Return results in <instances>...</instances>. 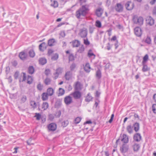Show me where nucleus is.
Masks as SVG:
<instances>
[{
  "instance_id": "0e129e2a",
  "label": "nucleus",
  "mask_w": 156,
  "mask_h": 156,
  "mask_svg": "<svg viewBox=\"0 0 156 156\" xmlns=\"http://www.w3.org/2000/svg\"><path fill=\"white\" fill-rule=\"evenodd\" d=\"M53 52V51L52 49H50L48 50V55H51L52 53Z\"/></svg>"
},
{
  "instance_id": "5701e85b",
  "label": "nucleus",
  "mask_w": 156,
  "mask_h": 156,
  "mask_svg": "<svg viewBox=\"0 0 156 156\" xmlns=\"http://www.w3.org/2000/svg\"><path fill=\"white\" fill-rule=\"evenodd\" d=\"M49 95L46 93H43L41 95L42 99L43 101H46L48 98Z\"/></svg>"
},
{
  "instance_id": "473e14b6",
  "label": "nucleus",
  "mask_w": 156,
  "mask_h": 156,
  "mask_svg": "<svg viewBox=\"0 0 156 156\" xmlns=\"http://www.w3.org/2000/svg\"><path fill=\"white\" fill-rule=\"evenodd\" d=\"M33 80L32 77L30 76H28L27 78V83L29 84H30L32 83Z\"/></svg>"
},
{
  "instance_id": "3c124183",
  "label": "nucleus",
  "mask_w": 156,
  "mask_h": 156,
  "mask_svg": "<svg viewBox=\"0 0 156 156\" xmlns=\"http://www.w3.org/2000/svg\"><path fill=\"white\" fill-rule=\"evenodd\" d=\"M145 42L148 44H150L151 42V38L149 37H147L146 39Z\"/></svg>"
},
{
  "instance_id": "9d476101",
  "label": "nucleus",
  "mask_w": 156,
  "mask_h": 156,
  "mask_svg": "<svg viewBox=\"0 0 156 156\" xmlns=\"http://www.w3.org/2000/svg\"><path fill=\"white\" fill-rule=\"evenodd\" d=\"M123 9V6L120 3H117L115 7V9L118 12H121L122 11Z\"/></svg>"
},
{
  "instance_id": "9b49d317",
  "label": "nucleus",
  "mask_w": 156,
  "mask_h": 156,
  "mask_svg": "<svg viewBox=\"0 0 156 156\" xmlns=\"http://www.w3.org/2000/svg\"><path fill=\"white\" fill-rule=\"evenodd\" d=\"M72 77V74L71 72L68 71L66 72L65 77L66 80H71Z\"/></svg>"
},
{
  "instance_id": "37998d69",
  "label": "nucleus",
  "mask_w": 156,
  "mask_h": 156,
  "mask_svg": "<svg viewBox=\"0 0 156 156\" xmlns=\"http://www.w3.org/2000/svg\"><path fill=\"white\" fill-rule=\"evenodd\" d=\"M51 80L49 78H47L44 81V83L46 85H48L50 84Z\"/></svg>"
},
{
  "instance_id": "c03bdc74",
  "label": "nucleus",
  "mask_w": 156,
  "mask_h": 156,
  "mask_svg": "<svg viewBox=\"0 0 156 156\" xmlns=\"http://www.w3.org/2000/svg\"><path fill=\"white\" fill-rule=\"evenodd\" d=\"M152 110L153 112L156 114V104H154L152 106Z\"/></svg>"
},
{
  "instance_id": "4c0bfd02",
  "label": "nucleus",
  "mask_w": 156,
  "mask_h": 156,
  "mask_svg": "<svg viewBox=\"0 0 156 156\" xmlns=\"http://www.w3.org/2000/svg\"><path fill=\"white\" fill-rule=\"evenodd\" d=\"M30 105L32 108H36V104L35 102L33 101H31L30 102Z\"/></svg>"
},
{
  "instance_id": "09e8293b",
  "label": "nucleus",
  "mask_w": 156,
  "mask_h": 156,
  "mask_svg": "<svg viewBox=\"0 0 156 156\" xmlns=\"http://www.w3.org/2000/svg\"><path fill=\"white\" fill-rule=\"evenodd\" d=\"M43 87V85L40 83H39L37 85V88L38 90H41Z\"/></svg>"
},
{
  "instance_id": "69168bd1",
  "label": "nucleus",
  "mask_w": 156,
  "mask_h": 156,
  "mask_svg": "<svg viewBox=\"0 0 156 156\" xmlns=\"http://www.w3.org/2000/svg\"><path fill=\"white\" fill-rule=\"evenodd\" d=\"M67 89L68 90H71L72 89V87L70 85H69L68 86Z\"/></svg>"
},
{
  "instance_id": "6e6552de",
  "label": "nucleus",
  "mask_w": 156,
  "mask_h": 156,
  "mask_svg": "<svg viewBox=\"0 0 156 156\" xmlns=\"http://www.w3.org/2000/svg\"><path fill=\"white\" fill-rule=\"evenodd\" d=\"M71 95H72L73 98L76 99L80 98L81 97V94L79 91H75L72 93Z\"/></svg>"
},
{
  "instance_id": "72a5a7b5",
  "label": "nucleus",
  "mask_w": 156,
  "mask_h": 156,
  "mask_svg": "<svg viewBox=\"0 0 156 156\" xmlns=\"http://www.w3.org/2000/svg\"><path fill=\"white\" fill-rule=\"evenodd\" d=\"M51 6L54 8L57 7L58 6V2L55 1H54L52 2L51 5Z\"/></svg>"
},
{
  "instance_id": "774afa93",
  "label": "nucleus",
  "mask_w": 156,
  "mask_h": 156,
  "mask_svg": "<svg viewBox=\"0 0 156 156\" xmlns=\"http://www.w3.org/2000/svg\"><path fill=\"white\" fill-rule=\"evenodd\" d=\"M12 65L14 66H16L17 65V63L16 61H14L12 62Z\"/></svg>"
},
{
  "instance_id": "412c9836",
  "label": "nucleus",
  "mask_w": 156,
  "mask_h": 156,
  "mask_svg": "<svg viewBox=\"0 0 156 156\" xmlns=\"http://www.w3.org/2000/svg\"><path fill=\"white\" fill-rule=\"evenodd\" d=\"M55 41L54 39L52 38L48 40V44L49 46H51L54 45Z\"/></svg>"
},
{
  "instance_id": "5fc2aeb1",
  "label": "nucleus",
  "mask_w": 156,
  "mask_h": 156,
  "mask_svg": "<svg viewBox=\"0 0 156 156\" xmlns=\"http://www.w3.org/2000/svg\"><path fill=\"white\" fill-rule=\"evenodd\" d=\"M75 67L76 64L75 63H73L70 66V69L71 71H73Z\"/></svg>"
},
{
  "instance_id": "dca6fc26",
  "label": "nucleus",
  "mask_w": 156,
  "mask_h": 156,
  "mask_svg": "<svg viewBox=\"0 0 156 156\" xmlns=\"http://www.w3.org/2000/svg\"><path fill=\"white\" fill-rule=\"evenodd\" d=\"M144 20L143 18L141 16L137 18V25L141 26L144 23Z\"/></svg>"
},
{
  "instance_id": "0eeeda50",
  "label": "nucleus",
  "mask_w": 156,
  "mask_h": 156,
  "mask_svg": "<svg viewBox=\"0 0 156 156\" xmlns=\"http://www.w3.org/2000/svg\"><path fill=\"white\" fill-rule=\"evenodd\" d=\"M146 23L150 26L153 25L154 23V20L151 16L147 17L146 20Z\"/></svg>"
},
{
  "instance_id": "79ce46f5",
  "label": "nucleus",
  "mask_w": 156,
  "mask_h": 156,
  "mask_svg": "<svg viewBox=\"0 0 156 156\" xmlns=\"http://www.w3.org/2000/svg\"><path fill=\"white\" fill-rule=\"evenodd\" d=\"M96 77L98 78L99 79L101 76V72L99 70L97 71L96 73Z\"/></svg>"
},
{
  "instance_id": "4d7b16f0",
  "label": "nucleus",
  "mask_w": 156,
  "mask_h": 156,
  "mask_svg": "<svg viewBox=\"0 0 156 156\" xmlns=\"http://www.w3.org/2000/svg\"><path fill=\"white\" fill-rule=\"evenodd\" d=\"M90 42L88 41V39H84V44L86 45H88L90 44Z\"/></svg>"
},
{
  "instance_id": "052dcab7",
  "label": "nucleus",
  "mask_w": 156,
  "mask_h": 156,
  "mask_svg": "<svg viewBox=\"0 0 156 156\" xmlns=\"http://www.w3.org/2000/svg\"><path fill=\"white\" fill-rule=\"evenodd\" d=\"M59 75V74L58 73L56 72H55V73L54 74V75L55 76L54 79H57L58 78V77Z\"/></svg>"
},
{
  "instance_id": "a211bd4d",
  "label": "nucleus",
  "mask_w": 156,
  "mask_h": 156,
  "mask_svg": "<svg viewBox=\"0 0 156 156\" xmlns=\"http://www.w3.org/2000/svg\"><path fill=\"white\" fill-rule=\"evenodd\" d=\"M88 56L89 58L92 59H94L95 57V55L94 54L91 50H89L88 53Z\"/></svg>"
},
{
  "instance_id": "cd10ccee",
  "label": "nucleus",
  "mask_w": 156,
  "mask_h": 156,
  "mask_svg": "<svg viewBox=\"0 0 156 156\" xmlns=\"http://www.w3.org/2000/svg\"><path fill=\"white\" fill-rule=\"evenodd\" d=\"M48 107V103L46 102H44L42 105V108L44 110L47 109Z\"/></svg>"
},
{
  "instance_id": "2eb2a0df",
  "label": "nucleus",
  "mask_w": 156,
  "mask_h": 156,
  "mask_svg": "<svg viewBox=\"0 0 156 156\" xmlns=\"http://www.w3.org/2000/svg\"><path fill=\"white\" fill-rule=\"evenodd\" d=\"M121 140L124 143H127L129 141V139L127 135L123 134L121 137Z\"/></svg>"
},
{
  "instance_id": "e2e57ef3",
  "label": "nucleus",
  "mask_w": 156,
  "mask_h": 156,
  "mask_svg": "<svg viewBox=\"0 0 156 156\" xmlns=\"http://www.w3.org/2000/svg\"><path fill=\"white\" fill-rule=\"evenodd\" d=\"M60 36L62 37H64L65 36V33L64 31H61L60 33Z\"/></svg>"
},
{
  "instance_id": "a878e982",
  "label": "nucleus",
  "mask_w": 156,
  "mask_h": 156,
  "mask_svg": "<svg viewBox=\"0 0 156 156\" xmlns=\"http://www.w3.org/2000/svg\"><path fill=\"white\" fill-rule=\"evenodd\" d=\"M65 91L62 88H59L58 90V96L63 95L65 93Z\"/></svg>"
},
{
  "instance_id": "c9c22d12",
  "label": "nucleus",
  "mask_w": 156,
  "mask_h": 156,
  "mask_svg": "<svg viewBox=\"0 0 156 156\" xmlns=\"http://www.w3.org/2000/svg\"><path fill=\"white\" fill-rule=\"evenodd\" d=\"M148 59V56L147 54H146L143 58L142 64L146 63Z\"/></svg>"
},
{
  "instance_id": "ddd939ff",
  "label": "nucleus",
  "mask_w": 156,
  "mask_h": 156,
  "mask_svg": "<svg viewBox=\"0 0 156 156\" xmlns=\"http://www.w3.org/2000/svg\"><path fill=\"white\" fill-rule=\"evenodd\" d=\"M82 85L79 82H77L75 83L74 85V87L76 90H81L82 88Z\"/></svg>"
},
{
  "instance_id": "de8ad7c7",
  "label": "nucleus",
  "mask_w": 156,
  "mask_h": 156,
  "mask_svg": "<svg viewBox=\"0 0 156 156\" xmlns=\"http://www.w3.org/2000/svg\"><path fill=\"white\" fill-rule=\"evenodd\" d=\"M32 139L31 138H30L27 142L28 145H31L33 144V143L32 142Z\"/></svg>"
},
{
  "instance_id": "58836bf2",
  "label": "nucleus",
  "mask_w": 156,
  "mask_h": 156,
  "mask_svg": "<svg viewBox=\"0 0 156 156\" xmlns=\"http://www.w3.org/2000/svg\"><path fill=\"white\" fill-rule=\"evenodd\" d=\"M58 55L56 53L53 55L51 57V59L53 60H56L58 59Z\"/></svg>"
},
{
  "instance_id": "a18cd8bd",
  "label": "nucleus",
  "mask_w": 156,
  "mask_h": 156,
  "mask_svg": "<svg viewBox=\"0 0 156 156\" xmlns=\"http://www.w3.org/2000/svg\"><path fill=\"white\" fill-rule=\"evenodd\" d=\"M35 117H36L37 120H39L41 118V115L39 113H36Z\"/></svg>"
},
{
  "instance_id": "aec40b11",
  "label": "nucleus",
  "mask_w": 156,
  "mask_h": 156,
  "mask_svg": "<svg viewBox=\"0 0 156 156\" xmlns=\"http://www.w3.org/2000/svg\"><path fill=\"white\" fill-rule=\"evenodd\" d=\"M54 93V90L52 88H49L47 90V93L49 96L52 95Z\"/></svg>"
},
{
  "instance_id": "b1692460",
  "label": "nucleus",
  "mask_w": 156,
  "mask_h": 156,
  "mask_svg": "<svg viewBox=\"0 0 156 156\" xmlns=\"http://www.w3.org/2000/svg\"><path fill=\"white\" fill-rule=\"evenodd\" d=\"M84 69L86 72L88 73L90 71V67L89 63H87L84 67Z\"/></svg>"
},
{
  "instance_id": "1a4fd4ad",
  "label": "nucleus",
  "mask_w": 156,
  "mask_h": 156,
  "mask_svg": "<svg viewBox=\"0 0 156 156\" xmlns=\"http://www.w3.org/2000/svg\"><path fill=\"white\" fill-rule=\"evenodd\" d=\"M48 128L49 130L54 131L56 129L57 125L55 123H51L48 125Z\"/></svg>"
},
{
  "instance_id": "e433bc0d",
  "label": "nucleus",
  "mask_w": 156,
  "mask_h": 156,
  "mask_svg": "<svg viewBox=\"0 0 156 156\" xmlns=\"http://www.w3.org/2000/svg\"><path fill=\"white\" fill-rule=\"evenodd\" d=\"M69 123V121L67 120L63 121L62 123V126L63 127L66 126Z\"/></svg>"
},
{
  "instance_id": "4468645a",
  "label": "nucleus",
  "mask_w": 156,
  "mask_h": 156,
  "mask_svg": "<svg viewBox=\"0 0 156 156\" xmlns=\"http://www.w3.org/2000/svg\"><path fill=\"white\" fill-rule=\"evenodd\" d=\"M103 12V9L101 8H98L96 10V14L98 17H100Z\"/></svg>"
},
{
  "instance_id": "603ef678",
  "label": "nucleus",
  "mask_w": 156,
  "mask_h": 156,
  "mask_svg": "<svg viewBox=\"0 0 156 156\" xmlns=\"http://www.w3.org/2000/svg\"><path fill=\"white\" fill-rule=\"evenodd\" d=\"M142 137L140 134L137 133V142L140 141L141 140Z\"/></svg>"
},
{
  "instance_id": "bf43d9fd",
  "label": "nucleus",
  "mask_w": 156,
  "mask_h": 156,
  "mask_svg": "<svg viewBox=\"0 0 156 156\" xmlns=\"http://www.w3.org/2000/svg\"><path fill=\"white\" fill-rule=\"evenodd\" d=\"M19 75V73L18 72H15L14 74V77L15 79H17Z\"/></svg>"
},
{
  "instance_id": "423d86ee",
  "label": "nucleus",
  "mask_w": 156,
  "mask_h": 156,
  "mask_svg": "<svg viewBox=\"0 0 156 156\" xmlns=\"http://www.w3.org/2000/svg\"><path fill=\"white\" fill-rule=\"evenodd\" d=\"M128 146L126 144H123L120 148V151L122 153H125L126 152L128 149Z\"/></svg>"
},
{
  "instance_id": "ea45409f",
  "label": "nucleus",
  "mask_w": 156,
  "mask_h": 156,
  "mask_svg": "<svg viewBox=\"0 0 156 156\" xmlns=\"http://www.w3.org/2000/svg\"><path fill=\"white\" fill-rule=\"evenodd\" d=\"M95 26L98 28H100L101 26V24L100 21L97 20L95 22Z\"/></svg>"
},
{
  "instance_id": "f3484780",
  "label": "nucleus",
  "mask_w": 156,
  "mask_h": 156,
  "mask_svg": "<svg viewBox=\"0 0 156 156\" xmlns=\"http://www.w3.org/2000/svg\"><path fill=\"white\" fill-rule=\"evenodd\" d=\"M27 56V54L24 52H21L19 54V57L22 60L25 59L26 58Z\"/></svg>"
},
{
  "instance_id": "c756f323",
  "label": "nucleus",
  "mask_w": 156,
  "mask_h": 156,
  "mask_svg": "<svg viewBox=\"0 0 156 156\" xmlns=\"http://www.w3.org/2000/svg\"><path fill=\"white\" fill-rule=\"evenodd\" d=\"M34 71V68L33 66H30L28 68V71L29 73L32 74Z\"/></svg>"
},
{
  "instance_id": "6ab92c4d",
  "label": "nucleus",
  "mask_w": 156,
  "mask_h": 156,
  "mask_svg": "<svg viewBox=\"0 0 156 156\" xmlns=\"http://www.w3.org/2000/svg\"><path fill=\"white\" fill-rule=\"evenodd\" d=\"M72 45L73 47H78L80 44V42L77 40L73 41L72 42Z\"/></svg>"
},
{
  "instance_id": "393cba45",
  "label": "nucleus",
  "mask_w": 156,
  "mask_h": 156,
  "mask_svg": "<svg viewBox=\"0 0 156 156\" xmlns=\"http://www.w3.org/2000/svg\"><path fill=\"white\" fill-rule=\"evenodd\" d=\"M40 64L42 65L45 64L47 62V60L45 58H41L39 60Z\"/></svg>"
},
{
  "instance_id": "7ed1b4c3",
  "label": "nucleus",
  "mask_w": 156,
  "mask_h": 156,
  "mask_svg": "<svg viewBox=\"0 0 156 156\" xmlns=\"http://www.w3.org/2000/svg\"><path fill=\"white\" fill-rule=\"evenodd\" d=\"M136 133L133 136V140L131 144L134 151H136Z\"/></svg>"
},
{
  "instance_id": "f257e3e1",
  "label": "nucleus",
  "mask_w": 156,
  "mask_h": 156,
  "mask_svg": "<svg viewBox=\"0 0 156 156\" xmlns=\"http://www.w3.org/2000/svg\"><path fill=\"white\" fill-rule=\"evenodd\" d=\"M89 10L88 6L87 5H83L76 12V16L78 19L85 16Z\"/></svg>"
},
{
  "instance_id": "39448f33",
  "label": "nucleus",
  "mask_w": 156,
  "mask_h": 156,
  "mask_svg": "<svg viewBox=\"0 0 156 156\" xmlns=\"http://www.w3.org/2000/svg\"><path fill=\"white\" fill-rule=\"evenodd\" d=\"M125 6L127 9L129 10H132L134 6L133 3L131 2H128L125 5Z\"/></svg>"
},
{
  "instance_id": "c85d7f7f",
  "label": "nucleus",
  "mask_w": 156,
  "mask_h": 156,
  "mask_svg": "<svg viewBox=\"0 0 156 156\" xmlns=\"http://www.w3.org/2000/svg\"><path fill=\"white\" fill-rule=\"evenodd\" d=\"M137 36L140 37L142 33V30L140 27H137Z\"/></svg>"
},
{
  "instance_id": "bb28decb",
  "label": "nucleus",
  "mask_w": 156,
  "mask_h": 156,
  "mask_svg": "<svg viewBox=\"0 0 156 156\" xmlns=\"http://www.w3.org/2000/svg\"><path fill=\"white\" fill-rule=\"evenodd\" d=\"M46 44L44 42H43L39 46V49L41 51H43L44 48L45 47Z\"/></svg>"
},
{
  "instance_id": "4be33fe9",
  "label": "nucleus",
  "mask_w": 156,
  "mask_h": 156,
  "mask_svg": "<svg viewBox=\"0 0 156 156\" xmlns=\"http://www.w3.org/2000/svg\"><path fill=\"white\" fill-rule=\"evenodd\" d=\"M92 97L90 95V94L89 93L86 97L85 101L87 102H89L92 100Z\"/></svg>"
},
{
  "instance_id": "2f4dec72",
  "label": "nucleus",
  "mask_w": 156,
  "mask_h": 156,
  "mask_svg": "<svg viewBox=\"0 0 156 156\" xmlns=\"http://www.w3.org/2000/svg\"><path fill=\"white\" fill-rule=\"evenodd\" d=\"M29 55L32 58H33L34 57L35 55V53L34 52V51L31 49L30 50L29 52Z\"/></svg>"
},
{
  "instance_id": "a19ab883",
  "label": "nucleus",
  "mask_w": 156,
  "mask_h": 156,
  "mask_svg": "<svg viewBox=\"0 0 156 156\" xmlns=\"http://www.w3.org/2000/svg\"><path fill=\"white\" fill-rule=\"evenodd\" d=\"M81 119V118L80 117H77L74 120V122L75 124L79 123Z\"/></svg>"
},
{
  "instance_id": "7c9ffc66",
  "label": "nucleus",
  "mask_w": 156,
  "mask_h": 156,
  "mask_svg": "<svg viewBox=\"0 0 156 156\" xmlns=\"http://www.w3.org/2000/svg\"><path fill=\"white\" fill-rule=\"evenodd\" d=\"M143 67L142 68V70L143 72H146L148 71L149 68L147 67L146 63L143 64Z\"/></svg>"
},
{
  "instance_id": "864d4df0",
  "label": "nucleus",
  "mask_w": 156,
  "mask_h": 156,
  "mask_svg": "<svg viewBox=\"0 0 156 156\" xmlns=\"http://www.w3.org/2000/svg\"><path fill=\"white\" fill-rule=\"evenodd\" d=\"M62 68L59 67L56 70V72L58 73L59 74H60L61 73H62Z\"/></svg>"
},
{
  "instance_id": "13d9d810",
  "label": "nucleus",
  "mask_w": 156,
  "mask_h": 156,
  "mask_svg": "<svg viewBox=\"0 0 156 156\" xmlns=\"http://www.w3.org/2000/svg\"><path fill=\"white\" fill-rule=\"evenodd\" d=\"M54 116L52 114H51L49 115V119L50 120H52L54 119Z\"/></svg>"
},
{
  "instance_id": "6e6d98bb",
  "label": "nucleus",
  "mask_w": 156,
  "mask_h": 156,
  "mask_svg": "<svg viewBox=\"0 0 156 156\" xmlns=\"http://www.w3.org/2000/svg\"><path fill=\"white\" fill-rule=\"evenodd\" d=\"M61 115V112L60 111L56 112L55 116L56 117H59Z\"/></svg>"
},
{
  "instance_id": "20e7f679",
  "label": "nucleus",
  "mask_w": 156,
  "mask_h": 156,
  "mask_svg": "<svg viewBox=\"0 0 156 156\" xmlns=\"http://www.w3.org/2000/svg\"><path fill=\"white\" fill-rule=\"evenodd\" d=\"M136 123H135L133 125V126H128L127 127L126 129L128 132L129 133H133V128H134V129L135 131H136V127L135 125Z\"/></svg>"
},
{
  "instance_id": "f8f14e48",
  "label": "nucleus",
  "mask_w": 156,
  "mask_h": 156,
  "mask_svg": "<svg viewBox=\"0 0 156 156\" xmlns=\"http://www.w3.org/2000/svg\"><path fill=\"white\" fill-rule=\"evenodd\" d=\"M72 101V98L70 96H67L65 98L64 102L66 105L70 104Z\"/></svg>"
},
{
  "instance_id": "49530a36",
  "label": "nucleus",
  "mask_w": 156,
  "mask_h": 156,
  "mask_svg": "<svg viewBox=\"0 0 156 156\" xmlns=\"http://www.w3.org/2000/svg\"><path fill=\"white\" fill-rule=\"evenodd\" d=\"M69 60L70 61H72L74 60V56L73 54H69Z\"/></svg>"
},
{
  "instance_id": "680f3d73",
  "label": "nucleus",
  "mask_w": 156,
  "mask_h": 156,
  "mask_svg": "<svg viewBox=\"0 0 156 156\" xmlns=\"http://www.w3.org/2000/svg\"><path fill=\"white\" fill-rule=\"evenodd\" d=\"M50 71L49 69H46L45 72V74L47 76L48 75L50 74Z\"/></svg>"
},
{
  "instance_id": "f03ea898",
  "label": "nucleus",
  "mask_w": 156,
  "mask_h": 156,
  "mask_svg": "<svg viewBox=\"0 0 156 156\" xmlns=\"http://www.w3.org/2000/svg\"><path fill=\"white\" fill-rule=\"evenodd\" d=\"M87 34V30L86 28H83L80 29L79 35L81 37L84 38L86 37Z\"/></svg>"
},
{
  "instance_id": "338daca9",
  "label": "nucleus",
  "mask_w": 156,
  "mask_h": 156,
  "mask_svg": "<svg viewBox=\"0 0 156 156\" xmlns=\"http://www.w3.org/2000/svg\"><path fill=\"white\" fill-rule=\"evenodd\" d=\"M112 30L111 29H109V30H107V32H108V35L109 36H110L111 35V31Z\"/></svg>"
},
{
  "instance_id": "8fccbe9b",
  "label": "nucleus",
  "mask_w": 156,
  "mask_h": 156,
  "mask_svg": "<svg viewBox=\"0 0 156 156\" xmlns=\"http://www.w3.org/2000/svg\"><path fill=\"white\" fill-rule=\"evenodd\" d=\"M27 100V97L25 95H23L21 99V100L23 103L26 101Z\"/></svg>"
},
{
  "instance_id": "f704fd0d",
  "label": "nucleus",
  "mask_w": 156,
  "mask_h": 156,
  "mask_svg": "<svg viewBox=\"0 0 156 156\" xmlns=\"http://www.w3.org/2000/svg\"><path fill=\"white\" fill-rule=\"evenodd\" d=\"M84 47L83 45H82L79 47L77 51L80 53H83L84 50Z\"/></svg>"
}]
</instances>
